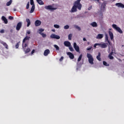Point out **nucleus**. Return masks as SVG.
Segmentation results:
<instances>
[{
    "label": "nucleus",
    "mask_w": 124,
    "mask_h": 124,
    "mask_svg": "<svg viewBox=\"0 0 124 124\" xmlns=\"http://www.w3.org/2000/svg\"><path fill=\"white\" fill-rule=\"evenodd\" d=\"M80 1H81V0H78L75 2V4L71 9V12H76V11H77V8L79 10H81L82 4L80 3Z\"/></svg>",
    "instance_id": "nucleus-1"
},
{
    "label": "nucleus",
    "mask_w": 124,
    "mask_h": 124,
    "mask_svg": "<svg viewBox=\"0 0 124 124\" xmlns=\"http://www.w3.org/2000/svg\"><path fill=\"white\" fill-rule=\"evenodd\" d=\"M110 52H111L110 53ZM115 48L112 47L111 48L109 47L108 48V53H110L108 55V58L110 59V60H113L114 59V57L112 56L113 55V53H115Z\"/></svg>",
    "instance_id": "nucleus-2"
},
{
    "label": "nucleus",
    "mask_w": 124,
    "mask_h": 124,
    "mask_svg": "<svg viewBox=\"0 0 124 124\" xmlns=\"http://www.w3.org/2000/svg\"><path fill=\"white\" fill-rule=\"evenodd\" d=\"M30 38H31V37H30L29 36H27L23 39V42H22V48H23V49H25V47H27V46H28V45H29V43H26V41H27V40H29Z\"/></svg>",
    "instance_id": "nucleus-3"
},
{
    "label": "nucleus",
    "mask_w": 124,
    "mask_h": 124,
    "mask_svg": "<svg viewBox=\"0 0 124 124\" xmlns=\"http://www.w3.org/2000/svg\"><path fill=\"white\" fill-rule=\"evenodd\" d=\"M45 8L46 9L49 10H56V9H57L58 7L55 6V5L53 4L52 5L46 6L45 7Z\"/></svg>",
    "instance_id": "nucleus-4"
},
{
    "label": "nucleus",
    "mask_w": 124,
    "mask_h": 124,
    "mask_svg": "<svg viewBox=\"0 0 124 124\" xmlns=\"http://www.w3.org/2000/svg\"><path fill=\"white\" fill-rule=\"evenodd\" d=\"M87 57L88 58L89 62L91 64H93V56L90 53H87Z\"/></svg>",
    "instance_id": "nucleus-5"
},
{
    "label": "nucleus",
    "mask_w": 124,
    "mask_h": 124,
    "mask_svg": "<svg viewBox=\"0 0 124 124\" xmlns=\"http://www.w3.org/2000/svg\"><path fill=\"white\" fill-rule=\"evenodd\" d=\"M112 28L116 30L117 31H118L120 33H123V31L122 30H121V28L118 26H117V25L116 24H113L112 25Z\"/></svg>",
    "instance_id": "nucleus-6"
},
{
    "label": "nucleus",
    "mask_w": 124,
    "mask_h": 124,
    "mask_svg": "<svg viewBox=\"0 0 124 124\" xmlns=\"http://www.w3.org/2000/svg\"><path fill=\"white\" fill-rule=\"evenodd\" d=\"M108 34L110 36L111 40H113V39H114V34H113V32H112V29H109Z\"/></svg>",
    "instance_id": "nucleus-7"
},
{
    "label": "nucleus",
    "mask_w": 124,
    "mask_h": 124,
    "mask_svg": "<svg viewBox=\"0 0 124 124\" xmlns=\"http://www.w3.org/2000/svg\"><path fill=\"white\" fill-rule=\"evenodd\" d=\"M74 48L76 52H80V49L79 48V46H77V44L76 43H74Z\"/></svg>",
    "instance_id": "nucleus-8"
},
{
    "label": "nucleus",
    "mask_w": 124,
    "mask_h": 124,
    "mask_svg": "<svg viewBox=\"0 0 124 124\" xmlns=\"http://www.w3.org/2000/svg\"><path fill=\"white\" fill-rule=\"evenodd\" d=\"M50 37H51V38H54L55 39H60L61 38L60 36H59L58 35H56L55 34H52L50 35Z\"/></svg>",
    "instance_id": "nucleus-9"
},
{
    "label": "nucleus",
    "mask_w": 124,
    "mask_h": 124,
    "mask_svg": "<svg viewBox=\"0 0 124 124\" xmlns=\"http://www.w3.org/2000/svg\"><path fill=\"white\" fill-rule=\"evenodd\" d=\"M22 28V22H19L17 23L16 27V31H20V29Z\"/></svg>",
    "instance_id": "nucleus-10"
},
{
    "label": "nucleus",
    "mask_w": 124,
    "mask_h": 124,
    "mask_svg": "<svg viewBox=\"0 0 124 124\" xmlns=\"http://www.w3.org/2000/svg\"><path fill=\"white\" fill-rule=\"evenodd\" d=\"M67 55L69 56L70 59H71V60H73V59H74V55H73L72 53L70 52H67Z\"/></svg>",
    "instance_id": "nucleus-11"
},
{
    "label": "nucleus",
    "mask_w": 124,
    "mask_h": 124,
    "mask_svg": "<svg viewBox=\"0 0 124 124\" xmlns=\"http://www.w3.org/2000/svg\"><path fill=\"white\" fill-rule=\"evenodd\" d=\"M115 5L118 7H121V8H124V4L122 3H116L115 4Z\"/></svg>",
    "instance_id": "nucleus-12"
},
{
    "label": "nucleus",
    "mask_w": 124,
    "mask_h": 124,
    "mask_svg": "<svg viewBox=\"0 0 124 124\" xmlns=\"http://www.w3.org/2000/svg\"><path fill=\"white\" fill-rule=\"evenodd\" d=\"M0 43H1V44H2V45H3L4 47H5L6 49H8V45H7L6 43H5L4 42L0 40Z\"/></svg>",
    "instance_id": "nucleus-13"
},
{
    "label": "nucleus",
    "mask_w": 124,
    "mask_h": 124,
    "mask_svg": "<svg viewBox=\"0 0 124 124\" xmlns=\"http://www.w3.org/2000/svg\"><path fill=\"white\" fill-rule=\"evenodd\" d=\"M64 45L66 46V47H70L71 44L68 41H65L64 42Z\"/></svg>",
    "instance_id": "nucleus-14"
},
{
    "label": "nucleus",
    "mask_w": 124,
    "mask_h": 124,
    "mask_svg": "<svg viewBox=\"0 0 124 124\" xmlns=\"http://www.w3.org/2000/svg\"><path fill=\"white\" fill-rule=\"evenodd\" d=\"M105 40L106 42H108L109 45L111 46V43L109 41V39H108V35L107 34H105Z\"/></svg>",
    "instance_id": "nucleus-15"
},
{
    "label": "nucleus",
    "mask_w": 124,
    "mask_h": 124,
    "mask_svg": "<svg viewBox=\"0 0 124 124\" xmlns=\"http://www.w3.org/2000/svg\"><path fill=\"white\" fill-rule=\"evenodd\" d=\"M40 25H41V21L40 20H37L35 22V26L36 27H38V26H40Z\"/></svg>",
    "instance_id": "nucleus-16"
},
{
    "label": "nucleus",
    "mask_w": 124,
    "mask_h": 124,
    "mask_svg": "<svg viewBox=\"0 0 124 124\" xmlns=\"http://www.w3.org/2000/svg\"><path fill=\"white\" fill-rule=\"evenodd\" d=\"M96 39H101L103 38V34H98L96 37Z\"/></svg>",
    "instance_id": "nucleus-17"
},
{
    "label": "nucleus",
    "mask_w": 124,
    "mask_h": 124,
    "mask_svg": "<svg viewBox=\"0 0 124 124\" xmlns=\"http://www.w3.org/2000/svg\"><path fill=\"white\" fill-rule=\"evenodd\" d=\"M50 53V50L49 49H46L44 53V56H48V55H49V54Z\"/></svg>",
    "instance_id": "nucleus-18"
},
{
    "label": "nucleus",
    "mask_w": 124,
    "mask_h": 124,
    "mask_svg": "<svg viewBox=\"0 0 124 124\" xmlns=\"http://www.w3.org/2000/svg\"><path fill=\"white\" fill-rule=\"evenodd\" d=\"M2 20L4 22L5 24H7L8 23V21H7V19L4 16H2Z\"/></svg>",
    "instance_id": "nucleus-19"
},
{
    "label": "nucleus",
    "mask_w": 124,
    "mask_h": 124,
    "mask_svg": "<svg viewBox=\"0 0 124 124\" xmlns=\"http://www.w3.org/2000/svg\"><path fill=\"white\" fill-rule=\"evenodd\" d=\"M91 26H92V27H93V28H96V27H97V23H96V22H92L91 24Z\"/></svg>",
    "instance_id": "nucleus-20"
},
{
    "label": "nucleus",
    "mask_w": 124,
    "mask_h": 124,
    "mask_svg": "<svg viewBox=\"0 0 124 124\" xmlns=\"http://www.w3.org/2000/svg\"><path fill=\"white\" fill-rule=\"evenodd\" d=\"M35 8V5H33L32 6L31 8V10L30 12V13H33V11H34V9Z\"/></svg>",
    "instance_id": "nucleus-21"
},
{
    "label": "nucleus",
    "mask_w": 124,
    "mask_h": 124,
    "mask_svg": "<svg viewBox=\"0 0 124 124\" xmlns=\"http://www.w3.org/2000/svg\"><path fill=\"white\" fill-rule=\"evenodd\" d=\"M26 22L28 23L27 27H30V26L31 25V20H30V19L29 18L26 19Z\"/></svg>",
    "instance_id": "nucleus-22"
},
{
    "label": "nucleus",
    "mask_w": 124,
    "mask_h": 124,
    "mask_svg": "<svg viewBox=\"0 0 124 124\" xmlns=\"http://www.w3.org/2000/svg\"><path fill=\"white\" fill-rule=\"evenodd\" d=\"M101 55V54H100V52H99L98 56L96 57L97 60H98V61H99V62L101 61V58H100Z\"/></svg>",
    "instance_id": "nucleus-23"
},
{
    "label": "nucleus",
    "mask_w": 124,
    "mask_h": 124,
    "mask_svg": "<svg viewBox=\"0 0 124 124\" xmlns=\"http://www.w3.org/2000/svg\"><path fill=\"white\" fill-rule=\"evenodd\" d=\"M100 47L101 48H106V47H107V45L106 44H103L101 43Z\"/></svg>",
    "instance_id": "nucleus-24"
},
{
    "label": "nucleus",
    "mask_w": 124,
    "mask_h": 124,
    "mask_svg": "<svg viewBox=\"0 0 124 124\" xmlns=\"http://www.w3.org/2000/svg\"><path fill=\"white\" fill-rule=\"evenodd\" d=\"M38 3H39V4H41V5H42V4H44V3H43V1L41 0H36Z\"/></svg>",
    "instance_id": "nucleus-25"
},
{
    "label": "nucleus",
    "mask_w": 124,
    "mask_h": 124,
    "mask_svg": "<svg viewBox=\"0 0 124 124\" xmlns=\"http://www.w3.org/2000/svg\"><path fill=\"white\" fill-rule=\"evenodd\" d=\"M23 49L24 50V51L25 52V53H29V52H30V51H31V49H30V48H28L26 50V47H25V49L23 48Z\"/></svg>",
    "instance_id": "nucleus-26"
},
{
    "label": "nucleus",
    "mask_w": 124,
    "mask_h": 124,
    "mask_svg": "<svg viewBox=\"0 0 124 124\" xmlns=\"http://www.w3.org/2000/svg\"><path fill=\"white\" fill-rule=\"evenodd\" d=\"M39 33L40 34H41V35H42V37H44V38H45L46 36V34H45L44 33H42L41 32H39Z\"/></svg>",
    "instance_id": "nucleus-27"
},
{
    "label": "nucleus",
    "mask_w": 124,
    "mask_h": 124,
    "mask_svg": "<svg viewBox=\"0 0 124 124\" xmlns=\"http://www.w3.org/2000/svg\"><path fill=\"white\" fill-rule=\"evenodd\" d=\"M54 48L56 49L57 51H59L60 50V47H59V46H58V45H54Z\"/></svg>",
    "instance_id": "nucleus-28"
},
{
    "label": "nucleus",
    "mask_w": 124,
    "mask_h": 124,
    "mask_svg": "<svg viewBox=\"0 0 124 124\" xmlns=\"http://www.w3.org/2000/svg\"><path fill=\"white\" fill-rule=\"evenodd\" d=\"M82 55L80 54L78 59V62H80L81 61V60H82Z\"/></svg>",
    "instance_id": "nucleus-29"
},
{
    "label": "nucleus",
    "mask_w": 124,
    "mask_h": 124,
    "mask_svg": "<svg viewBox=\"0 0 124 124\" xmlns=\"http://www.w3.org/2000/svg\"><path fill=\"white\" fill-rule=\"evenodd\" d=\"M11 3H12V0H10L9 2H8L6 3L7 6H9V5H10V4H11Z\"/></svg>",
    "instance_id": "nucleus-30"
},
{
    "label": "nucleus",
    "mask_w": 124,
    "mask_h": 124,
    "mask_svg": "<svg viewBox=\"0 0 124 124\" xmlns=\"http://www.w3.org/2000/svg\"><path fill=\"white\" fill-rule=\"evenodd\" d=\"M74 27L76 29L78 30V31H81V28L79 26L77 25H74Z\"/></svg>",
    "instance_id": "nucleus-31"
},
{
    "label": "nucleus",
    "mask_w": 124,
    "mask_h": 124,
    "mask_svg": "<svg viewBox=\"0 0 124 124\" xmlns=\"http://www.w3.org/2000/svg\"><path fill=\"white\" fill-rule=\"evenodd\" d=\"M69 49L70 51H71V52H73V51H74V49H73V47H72V46H69Z\"/></svg>",
    "instance_id": "nucleus-32"
},
{
    "label": "nucleus",
    "mask_w": 124,
    "mask_h": 124,
    "mask_svg": "<svg viewBox=\"0 0 124 124\" xmlns=\"http://www.w3.org/2000/svg\"><path fill=\"white\" fill-rule=\"evenodd\" d=\"M30 4L32 6L34 5V2H33V0H30Z\"/></svg>",
    "instance_id": "nucleus-33"
},
{
    "label": "nucleus",
    "mask_w": 124,
    "mask_h": 124,
    "mask_svg": "<svg viewBox=\"0 0 124 124\" xmlns=\"http://www.w3.org/2000/svg\"><path fill=\"white\" fill-rule=\"evenodd\" d=\"M72 38V34H70L68 35V40H71Z\"/></svg>",
    "instance_id": "nucleus-34"
},
{
    "label": "nucleus",
    "mask_w": 124,
    "mask_h": 124,
    "mask_svg": "<svg viewBox=\"0 0 124 124\" xmlns=\"http://www.w3.org/2000/svg\"><path fill=\"white\" fill-rule=\"evenodd\" d=\"M54 28H55V29H59L60 28V25H57V24H55L54 25Z\"/></svg>",
    "instance_id": "nucleus-35"
},
{
    "label": "nucleus",
    "mask_w": 124,
    "mask_h": 124,
    "mask_svg": "<svg viewBox=\"0 0 124 124\" xmlns=\"http://www.w3.org/2000/svg\"><path fill=\"white\" fill-rule=\"evenodd\" d=\"M103 64L104 65H105L106 66H109V64L107 63V62H106L104 61L103 62Z\"/></svg>",
    "instance_id": "nucleus-36"
},
{
    "label": "nucleus",
    "mask_w": 124,
    "mask_h": 124,
    "mask_svg": "<svg viewBox=\"0 0 124 124\" xmlns=\"http://www.w3.org/2000/svg\"><path fill=\"white\" fill-rule=\"evenodd\" d=\"M30 8V2H28L27 6H26V9H29Z\"/></svg>",
    "instance_id": "nucleus-37"
},
{
    "label": "nucleus",
    "mask_w": 124,
    "mask_h": 124,
    "mask_svg": "<svg viewBox=\"0 0 124 124\" xmlns=\"http://www.w3.org/2000/svg\"><path fill=\"white\" fill-rule=\"evenodd\" d=\"M64 30H68L69 29V26L68 25H66L64 27Z\"/></svg>",
    "instance_id": "nucleus-38"
},
{
    "label": "nucleus",
    "mask_w": 124,
    "mask_h": 124,
    "mask_svg": "<svg viewBox=\"0 0 124 124\" xmlns=\"http://www.w3.org/2000/svg\"><path fill=\"white\" fill-rule=\"evenodd\" d=\"M16 49H18V48H19V43H17L16 44Z\"/></svg>",
    "instance_id": "nucleus-39"
},
{
    "label": "nucleus",
    "mask_w": 124,
    "mask_h": 124,
    "mask_svg": "<svg viewBox=\"0 0 124 124\" xmlns=\"http://www.w3.org/2000/svg\"><path fill=\"white\" fill-rule=\"evenodd\" d=\"M39 31H40V32H42L43 31H44V29H40L39 30Z\"/></svg>",
    "instance_id": "nucleus-40"
},
{
    "label": "nucleus",
    "mask_w": 124,
    "mask_h": 124,
    "mask_svg": "<svg viewBox=\"0 0 124 124\" xmlns=\"http://www.w3.org/2000/svg\"><path fill=\"white\" fill-rule=\"evenodd\" d=\"M102 6H103V9H104V8H105V6H106V4L103 3L102 4Z\"/></svg>",
    "instance_id": "nucleus-41"
},
{
    "label": "nucleus",
    "mask_w": 124,
    "mask_h": 124,
    "mask_svg": "<svg viewBox=\"0 0 124 124\" xmlns=\"http://www.w3.org/2000/svg\"><path fill=\"white\" fill-rule=\"evenodd\" d=\"M96 45L97 46H100V47H101V43H96Z\"/></svg>",
    "instance_id": "nucleus-42"
},
{
    "label": "nucleus",
    "mask_w": 124,
    "mask_h": 124,
    "mask_svg": "<svg viewBox=\"0 0 124 124\" xmlns=\"http://www.w3.org/2000/svg\"><path fill=\"white\" fill-rule=\"evenodd\" d=\"M9 19L10 20H13V19H14L13 16H10L9 17Z\"/></svg>",
    "instance_id": "nucleus-43"
},
{
    "label": "nucleus",
    "mask_w": 124,
    "mask_h": 124,
    "mask_svg": "<svg viewBox=\"0 0 124 124\" xmlns=\"http://www.w3.org/2000/svg\"><path fill=\"white\" fill-rule=\"evenodd\" d=\"M0 33H4V30H1L0 31Z\"/></svg>",
    "instance_id": "nucleus-44"
},
{
    "label": "nucleus",
    "mask_w": 124,
    "mask_h": 124,
    "mask_svg": "<svg viewBox=\"0 0 124 124\" xmlns=\"http://www.w3.org/2000/svg\"><path fill=\"white\" fill-rule=\"evenodd\" d=\"M63 60V57H61V59H60V62H62V61Z\"/></svg>",
    "instance_id": "nucleus-45"
},
{
    "label": "nucleus",
    "mask_w": 124,
    "mask_h": 124,
    "mask_svg": "<svg viewBox=\"0 0 124 124\" xmlns=\"http://www.w3.org/2000/svg\"><path fill=\"white\" fill-rule=\"evenodd\" d=\"M87 50L88 51H90V50H92V47L87 48Z\"/></svg>",
    "instance_id": "nucleus-46"
},
{
    "label": "nucleus",
    "mask_w": 124,
    "mask_h": 124,
    "mask_svg": "<svg viewBox=\"0 0 124 124\" xmlns=\"http://www.w3.org/2000/svg\"><path fill=\"white\" fill-rule=\"evenodd\" d=\"M27 33H28V34H31V31H27Z\"/></svg>",
    "instance_id": "nucleus-47"
},
{
    "label": "nucleus",
    "mask_w": 124,
    "mask_h": 124,
    "mask_svg": "<svg viewBox=\"0 0 124 124\" xmlns=\"http://www.w3.org/2000/svg\"><path fill=\"white\" fill-rule=\"evenodd\" d=\"M92 8H93V7H92V6H91L90 7H89L88 8V10H91V9Z\"/></svg>",
    "instance_id": "nucleus-48"
},
{
    "label": "nucleus",
    "mask_w": 124,
    "mask_h": 124,
    "mask_svg": "<svg viewBox=\"0 0 124 124\" xmlns=\"http://www.w3.org/2000/svg\"><path fill=\"white\" fill-rule=\"evenodd\" d=\"M35 52L34 49H33L32 51H31V54H33Z\"/></svg>",
    "instance_id": "nucleus-49"
},
{
    "label": "nucleus",
    "mask_w": 124,
    "mask_h": 124,
    "mask_svg": "<svg viewBox=\"0 0 124 124\" xmlns=\"http://www.w3.org/2000/svg\"><path fill=\"white\" fill-rule=\"evenodd\" d=\"M96 44H95L94 45V46H93V47H94V48H96Z\"/></svg>",
    "instance_id": "nucleus-50"
},
{
    "label": "nucleus",
    "mask_w": 124,
    "mask_h": 124,
    "mask_svg": "<svg viewBox=\"0 0 124 124\" xmlns=\"http://www.w3.org/2000/svg\"><path fill=\"white\" fill-rule=\"evenodd\" d=\"M83 41H87V39H86L85 38H83Z\"/></svg>",
    "instance_id": "nucleus-51"
},
{
    "label": "nucleus",
    "mask_w": 124,
    "mask_h": 124,
    "mask_svg": "<svg viewBox=\"0 0 124 124\" xmlns=\"http://www.w3.org/2000/svg\"><path fill=\"white\" fill-rule=\"evenodd\" d=\"M52 31H53L54 32H55V31H56L55 30V29H52Z\"/></svg>",
    "instance_id": "nucleus-52"
},
{
    "label": "nucleus",
    "mask_w": 124,
    "mask_h": 124,
    "mask_svg": "<svg viewBox=\"0 0 124 124\" xmlns=\"http://www.w3.org/2000/svg\"><path fill=\"white\" fill-rule=\"evenodd\" d=\"M14 11H16V9H15V10H14Z\"/></svg>",
    "instance_id": "nucleus-53"
},
{
    "label": "nucleus",
    "mask_w": 124,
    "mask_h": 124,
    "mask_svg": "<svg viewBox=\"0 0 124 124\" xmlns=\"http://www.w3.org/2000/svg\"><path fill=\"white\" fill-rule=\"evenodd\" d=\"M114 0V1H115V0Z\"/></svg>",
    "instance_id": "nucleus-54"
}]
</instances>
